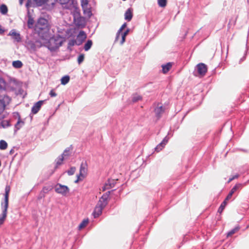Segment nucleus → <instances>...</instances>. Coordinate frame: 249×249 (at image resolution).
<instances>
[{
    "instance_id": "f257e3e1",
    "label": "nucleus",
    "mask_w": 249,
    "mask_h": 249,
    "mask_svg": "<svg viewBox=\"0 0 249 249\" xmlns=\"http://www.w3.org/2000/svg\"><path fill=\"white\" fill-rule=\"evenodd\" d=\"M63 43L62 37L58 35L51 37L47 43V48L51 51H55L58 49Z\"/></svg>"
},
{
    "instance_id": "f03ea898",
    "label": "nucleus",
    "mask_w": 249,
    "mask_h": 249,
    "mask_svg": "<svg viewBox=\"0 0 249 249\" xmlns=\"http://www.w3.org/2000/svg\"><path fill=\"white\" fill-rule=\"evenodd\" d=\"M73 20L75 24L78 28H83L86 26V18L85 17L81 16L79 12L75 11L73 15Z\"/></svg>"
},
{
    "instance_id": "7ed1b4c3",
    "label": "nucleus",
    "mask_w": 249,
    "mask_h": 249,
    "mask_svg": "<svg viewBox=\"0 0 249 249\" xmlns=\"http://www.w3.org/2000/svg\"><path fill=\"white\" fill-rule=\"evenodd\" d=\"M55 191L57 194H61L63 196H66L70 192L69 187L60 183H57L54 187Z\"/></svg>"
},
{
    "instance_id": "20e7f679",
    "label": "nucleus",
    "mask_w": 249,
    "mask_h": 249,
    "mask_svg": "<svg viewBox=\"0 0 249 249\" xmlns=\"http://www.w3.org/2000/svg\"><path fill=\"white\" fill-rule=\"evenodd\" d=\"M11 98L7 95H0V114L4 110L5 107L11 102Z\"/></svg>"
},
{
    "instance_id": "39448f33",
    "label": "nucleus",
    "mask_w": 249,
    "mask_h": 249,
    "mask_svg": "<svg viewBox=\"0 0 249 249\" xmlns=\"http://www.w3.org/2000/svg\"><path fill=\"white\" fill-rule=\"evenodd\" d=\"M110 194V191H107L106 193L104 194L100 198L97 205L104 209L108 203L107 200Z\"/></svg>"
},
{
    "instance_id": "423d86ee",
    "label": "nucleus",
    "mask_w": 249,
    "mask_h": 249,
    "mask_svg": "<svg viewBox=\"0 0 249 249\" xmlns=\"http://www.w3.org/2000/svg\"><path fill=\"white\" fill-rule=\"evenodd\" d=\"M48 20L44 18H39L36 24V28L39 30L46 29L48 27Z\"/></svg>"
},
{
    "instance_id": "0eeeda50",
    "label": "nucleus",
    "mask_w": 249,
    "mask_h": 249,
    "mask_svg": "<svg viewBox=\"0 0 249 249\" xmlns=\"http://www.w3.org/2000/svg\"><path fill=\"white\" fill-rule=\"evenodd\" d=\"M197 71L199 75L204 76L207 71V66L204 63H199L196 66Z\"/></svg>"
},
{
    "instance_id": "6e6552de",
    "label": "nucleus",
    "mask_w": 249,
    "mask_h": 249,
    "mask_svg": "<svg viewBox=\"0 0 249 249\" xmlns=\"http://www.w3.org/2000/svg\"><path fill=\"white\" fill-rule=\"evenodd\" d=\"M14 116L18 117V121L15 125V131L16 132L24 125V122L21 120L20 116L18 112H14Z\"/></svg>"
},
{
    "instance_id": "1a4fd4ad",
    "label": "nucleus",
    "mask_w": 249,
    "mask_h": 249,
    "mask_svg": "<svg viewBox=\"0 0 249 249\" xmlns=\"http://www.w3.org/2000/svg\"><path fill=\"white\" fill-rule=\"evenodd\" d=\"M165 111V107L162 106H159V104L158 105V107H156L154 109V112L155 113V116L158 119H160L162 114Z\"/></svg>"
},
{
    "instance_id": "9d476101",
    "label": "nucleus",
    "mask_w": 249,
    "mask_h": 249,
    "mask_svg": "<svg viewBox=\"0 0 249 249\" xmlns=\"http://www.w3.org/2000/svg\"><path fill=\"white\" fill-rule=\"evenodd\" d=\"M170 138L168 136H165L162 142L159 143L155 148V150L157 152H160L161 150L167 143Z\"/></svg>"
},
{
    "instance_id": "9b49d317",
    "label": "nucleus",
    "mask_w": 249,
    "mask_h": 249,
    "mask_svg": "<svg viewBox=\"0 0 249 249\" xmlns=\"http://www.w3.org/2000/svg\"><path fill=\"white\" fill-rule=\"evenodd\" d=\"M117 180L108 179L105 185L103 187L102 190L105 191L107 189H109L115 186Z\"/></svg>"
},
{
    "instance_id": "f8f14e48",
    "label": "nucleus",
    "mask_w": 249,
    "mask_h": 249,
    "mask_svg": "<svg viewBox=\"0 0 249 249\" xmlns=\"http://www.w3.org/2000/svg\"><path fill=\"white\" fill-rule=\"evenodd\" d=\"M44 101V100H40L35 103L32 107V112L33 114L37 113L40 110L41 106Z\"/></svg>"
},
{
    "instance_id": "ddd939ff",
    "label": "nucleus",
    "mask_w": 249,
    "mask_h": 249,
    "mask_svg": "<svg viewBox=\"0 0 249 249\" xmlns=\"http://www.w3.org/2000/svg\"><path fill=\"white\" fill-rule=\"evenodd\" d=\"M87 172V164L86 162H82L80 165L79 173L82 178L86 177Z\"/></svg>"
},
{
    "instance_id": "4468645a",
    "label": "nucleus",
    "mask_w": 249,
    "mask_h": 249,
    "mask_svg": "<svg viewBox=\"0 0 249 249\" xmlns=\"http://www.w3.org/2000/svg\"><path fill=\"white\" fill-rule=\"evenodd\" d=\"M10 187L6 186L5 189L4 201V202L1 203V207H3V206L8 207V197Z\"/></svg>"
},
{
    "instance_id": "2eb2a0df",
    "label": "nucleus",
    "mask_w": 249,
    "mask_h": 249,
    "mask_svg": "<svg viewBox=\"0 0 249 249\" xmlns=\"http://www.w3.org/2000/svg\"><path fill=\"white\" fill-rule=\"evenodd\" d=\"M104 209L103 208L101 207V206H99L96 204L94 211L92 213V215H93V217L94 218H97L99 217L102 213L103 210Z\"/></svg>"
},
{
    "instance_id": "dca6fc26",
    "label": "nucleus",
    "mask_w": 249,
    "mask_h": 249,
    "mask_svg": "<svg viewBox=\"0 0 249 249\" xmlns=\"http://www.w3.org/2000/svg\"><path fill=\"white\" fill-rule=\"evenodd\" d=\"M2 213L1 215H0V225H2L7 216L8 206H3L2 207Z\"/></svg>"
},
{
    "instance_id": "f3484780",
    "label": "nucleus",
    "mask_w": 249,
    "mask_h": 249,
    "mask_svg": "<svg viewBox=\"0 0 249 249\" xmlns=\"http://www.w3.org/2000/svg\"><path fill=\"white\" fill-rule=\"evenodd\" d=\"M84 36V37H82V39H81V40L78 39L77 38H76V39L75 40V41L76 42V45L77 46H79L81 44H82V43L83 42V41L85 40V39L87 37V35H86L85 32L83 31H80L78 34V37H80V36Z\"/></svg>"
},
{
    "instance_id": "a211bd4d",
    "label": "nucleus",
    "mask_w": 249,
    "mask_h": 249,
    "mask_svg": "<svg viewBox=\"0 0 249 249\" xmlns=\"http://www.w3.org/2000/svg\"><path fill=\"white\" fill-rule=\"evenodd\" d=\"M9 35L12 36L13 38L18 42L21 41L20 35L19 33H17L15 30H12L9 33Z\"/></svg>"
},
{
    "instance_id": "6ab92c4d",
    "label": "nucleus",
    "mask_w": 249,
    "mask_h": 249,
    "mask_svg": "<svg viewBox=\"0 0 249 249\" xmlns=\"http://www.w3.org/2000/svg\"><path fill=\"white\" fill-rule=\"evenodd\" d=\"M133 17L132 10L131 8H128L125 12L124 18L125 20L129 21Z\"/></svg>"
},
{
    "instance_id": "aec40b11",
    "label": "nucleus",
    "mask_w": 249,
    "mask_h": 249,
    "mask_svg": "<svg viewBox=\"0 0 249 249\" xmlns=\"http://www.w3.org/2000/svg\"><path fill=\"white\" fill-rule=\"evenodd\" d=\"M172 66V63L171 62H168L166 64L162 65V71L163 73H166L168 72L169 70L171 69Z\"/></svg>"
},
{
    "instance_id": "412c9836",
    "label": "nucleus",
    "mask_w": 249,
    "mask_h": 249,
    "mask_svg": "<svg viewBox=\"0 0 249 249\" xmlns=\"http://www.w3.org/2000/svg\"><path fill=\"white\" fill-rule=\"evenodd\" d=\"M83 10L84 15L88 18H90L92 15V12L90 10V8L89 7H85V8H82Z\"/></svg>"
},
{
    "instance_id": "4be33fe9",
    "label": "nucleus",
    "mask_w": 249,
    "mask_h": 249,
    "mask_svg": "<svg viewBox=\"0 0 249 249\" xmlns=\"http://www.w3.org/2000/svg\"><path fill=\"white\" fill-rule=\"evenodd\" d=\"M72 148V145H71L70 147L66 148L64 151L63 153L61 155V156H63L64 158L65 157H68L70 156L71 153L70 150Z\"/></svg>"
},
{
    "instance_id": "5701e85b",
    "label": "nucleus",
    "mask_w": 249,
    "mask_h": 249,
    "mask_svg": "<svg viewBox=\"0 0 249 249\" xmlns=\"http://www.w3.org/2000/svg\"><path fill=\"white\" fill-rule=\"evenodd\" d=\"M92 45V41L91 40L89 39L87 40L86 43L85 44L84 49L85 51H89Z\"/></svg>"
},
{
    "instance_id": "b1692460",
    "label": "nucleus",
    "mask_w": 249,
    "mask_h": 249,
    "mask_svg": "<svg viewBox=\"0 0 249 249\" xmlns=\"http://www.w3.org/2000/svg\"><path fill=\"white\" fill-rule=\"evenodd\" d=\"M12 65L15 68L19 69L22 67L23 64L20 60H16L13 62Z\"/></svg>"
},
{
    "instance_id": "393cba45",
    "label": "nucleus",
    "mask_w": 249,
    "mask_h": 249,
    "mask_svg": "<svg viewBox=\"0 0 249 249\" xmlns=\"http://www.w3.org/2000/svg\"><path fill=\"white\" fill-rule=\"evenodd\" d=\"M64 158L63 157V156L60 155L56 160V165L55 166V169L57 168L58 166L61 165L62 163V161H63Z\"/></svg>"
},
{
    "instance_id": "a878e982",
    "label": "nucleus",
    "mask_w": 249,
    "mask_h": 249,
    "mask_svg": "<svg viewBox=\"0 0 249 249\" xmlns=\"http://www.w3.org/2000/svg\"><path fill=\"white\" fill-rule=\"evenodd\" d=\"M8 12V8L6 5L3 4L0 6V12L3 14L5 15L7 14Z\"/></svg>"
},
{
    "instance_id": "bb28decb",
    "label": "nucleus",
    "mask_w": 249,
    "mask_h": 249,
    "mask_svg": "<svg viewBox=\"0 0 249 249\" xmlns=\"http://www.w3.org/2000/svg\"><path fill=\"white\" fill-rule=\"evenodd\" d=\"M70 81V76L65 75L62 77L61 79V84L65 85L67 84Z\"/></svg>"
},
{
    "instance_id": "cd10ccee",
    "label": "nucleus",
    "mask_w": 249,
    "mask_h": 249,
    "mask_svg": "<svg viewBox=\"0 0 249 249\" xmlns=\"http://www.w3.org/2000/svg\"><path fill=\"white\" fill-rule=\"evenodd\" d=\"M36 6L35 4V1L34 0H28L26 3V7L27 8H29L30 7H35Z\"/></svg>"
},
{
    "instance_id": "c85d7f7f",
    "label": "nucleus",
    "mask_w": 249,
    "mask_h": 249,
    "mask_svg": "<svg viewBox=\"0 0 249 249\" xmlns=\"http://www.w3.org/2000/svg\"><path fill=\"white\" fill-rule=\"evenodd\" d=\"M89 223V219H84L82 222L79 224V226H78V228L79 230H81L83 228H84V227H85Z\"/></svg>"
},
{
    "instance_id": "c756f323",
    "label": "nucleus",
    "mask_w": 249,
    "mask_h": 249,
    "mask_svg": "<svg viewBox=\"0 0 249 249\" xmlns=\"http://www.w3.org/2000/svg\"><path fill=\"white\" fill-rule=\"evenodd\" d=\"M28 27L29 28H32L34 24V20L31 16H29L27 22Z\"/></svg>"
},
{
    "instance_id": "7c9ffc66",
    "label": "nucleus",
    "mask_w": 249,
    "mask_h": 249,
    "mask_svg": "<svg viewBox=\"0 0 249 249\" xmlns=\"http://www.w3.org/2000/svg\"><path fill=\"white\" fill-rule=\"evenodd\" d=\"M6 86V82L2 77H0V89H5Z\"/></svg>"
},
{
    "instance_id": "2f4dec72",
    "label": "nucleus",
    "mask_w": 249,
    "mask_h": 249,
    "mask_svg": "<svg viewBox=\"0 0 249 249\" xmlns=\"http://www.w3.org/2000/svg\"><path fill=\"white\" fill-rule=\"evenodd\" d=\"M7 143L4 140L0 141V149L5 150L7 147Z\"/></svg>"
},
{
    "instance_id": "473e14b6",
    "label": "nucleus",
    "mask_w": 249,
    "mask_h": 249,
    "mask_svg": "<svg viewBox=\"0 0 249 249\" xmlns=\"http://www.w3.org/2000/svg\"><path fill=\"white\" fill-rule=\"evenodd\" d=\"M142 99V97L141 96L136 94L134 95L132 97V101L133 103H136L140 100H141Z\"/></svg>"
},
{
    "instance_id": "72a5a7b5",
    "label": "nucleus",
    "mask_w": 249,
    "mask_h": 249,
    "mask_svg": "<svg viewBox=\"0 0 249 249\" xmlns=\"http://www.w3.org/2000/svg\"><path fill=\"white\" fill-rule=\"evenodd\" d=\"M58 0H45L46 4L53 7Z\"/></svg>"
},
{
    "instance_id": "f704fd0d",
    "label": "nucleus",
    "mask_w": 249,
    "mask_h": 249,
    "mask_svg": "<svg viewBox=\"0 0 249 249\" xmlns=\"http://www.w3.org/2000/svg\"><path fill=\"white\" fill-rule=\"evenodd\" d=\"M227 204V202L226 201H224L220 205V207L218 208V212L219 213H221L223 210L224 209L226 205Z\"/></svg>"
},
{
    "instance_id": "c9c22d12",
    "label": "nucleus",
    "mask_w": 249,
    "mask_h": 249,
    "mask_svg": "<svg viewBox=\"0 0 249 249\" xmlns=\"http://www.w3.org/2000/svg\"><path fill=\"white\" fill-rule=\"evenodd\" d=\"M158 3L159 6L164 7L167 4V0H158Z\"/></svg>"
},
{
    "instance_id": "e433bc0d",
    "label": "nucleus",
    "mask_w": 249,
    "mask_h": 249,
    "mask_svg": "<svg viewBox=\"0 0 249 249\" xmlns=\"http://www.w3.org/2000/svg\"><path fill=\"white\" fill-rule=\"evenodd\" d=\"M52 188H53L51 186H44L41 191V193L47 194L50 191Z\"/></svg>"
},
{
    "instance_id": "4c0bfd02",
    "label": "nucleus",
    "mask_w": 249,
    "mask_h": 249,
    "mask_svg": "<svg viewBox=\"0 0 249 249\" xmlns=\"http://www.w3.org/2000/svg\"><path fill=\"white\" fill-rule=\"evenodd\" d=\"M36 6H40L46 4L45 0H34Z\"/></svg>"
},
{
    "instance_id": "58836bf2",
    "label": "nucleus",
    "mask_w": 249,
    "mask_h": 249,
    "mask_svg": "<svg viewBox=\"0 0 249 249\" xmlns=\"http://www.w3.org/2000/svg\"><path fill=\"white\" fill-rule=\"evenodd\" d=\"M76 171V168L75 167H71L67 172L69 176L73 175Z\"/></svg>"
},
{
    "instance_id": "ea45409f",
    "label": "nucleus",
    "mask_w": 249,
    "mask_h": 249,
    "mask_svg": "<svg viewBox=\"0 0 249 249\" xmlns=\"http://www.w3.org/2000/svg\"><path fill=\"white\" fill-rule=\"evenodd\" d=\"M239 229V227H235L234 229H232L227 234V236H231L232 234H234L236 231H237Z\"/></svg>"
},
{
    "instance_id": "a19ab883",
    "label": "nucleus",
    "mask_w": 249,
    "mask_h": 249,
    "mask_svg": "<svg viewBox=\"0 0 249 249\" xmlns=\"http://www.w3.org/2000/svg\"><path fill=\"white\" fill-rule=\"evenodd\" d=\"M69 1L70 0H59V2L62 5H65L63 6L64 8L66 9H69V8L67 6V4Z\"/></svg>"
},
{
    "instance_id": "79ce46f5",
    "label": "nucleus",
    "mask_w": 249,
    "mask_h": 249,
    "mask_svg": "<svg viewBox=\"0 0 249 249\" xmlns=\"http://www.w3.org/2000/svg\"><path fill=\"white\" fill-rule=\"evenodd\" d=\"M242 187V184L237 183L232 188V189L235 192L237 190L241 189Z\"/></svg>"
},
{
    "instance_id": "37998d69",
    "label": "nucleus",
    "mask_w": 249,
    "mask_h": 249,
    "mask_svg": "<svg viewBox=\"0 0 249 249\" xmlns=\"http://www.w3.org/2000/svg\"><path fill=\"white\" fill-rule=\"evenodd\" d=\"M84 57H85V55L83 53L80 54L79 55V56L78 57V59H77L78 63L79 64H80L82 62H83V61L84 60Z\"/></svg>"
},
{
    "instance_id": "c03bdc74",
    "label": "nucleus",
    "mask_w": 249,
    "mask_h": 249,
    "mask_svg": "<svg viewBox=\"0 0 249 249\" xmlns=\"http://www.w3.org/2000/svg\"><path fill=\"white\" fill-rule=\"evenodd\" d=\"M1 125L3 128L7 127L10 125V122L8 121H3L1 122Z\"/></svg>"
},
{
    "instance_id": "a18cd8bd",
    "label": "nucleus",
    "mask_w": 249,
    "mask_h": 249,
    "mask_svg": "<svg viewBox=\"0 0 249 249\" xmlns=\"http://www.w3.org/2000/svg\"><path fill=\"white\" fill-rule=\"evenodd\" d=\"M81 6L82 8L88 7V0H81Z\"/></svg>"
},
{
    "instance_id": "49530a36",
    "label": "nucleus",
    "mask_w": 249,
    "mask_h": 249,
    "mask_svg": "<svg viewBox=\"0 0 249 249\" xmlns=\"http://www.w3.org/2000/svg\"><path fill=\"white\" fill-rule=\"evenodd\" d=\"M239 175L237 174L235 175H233V176H231L229 179V180H228V182H230L232 180H233V179H235V178H237L239 177Z\"/></svg>"
},
{
    "instance_id": "de8ad7c7",
    "label": "nucleus",
    "mask_w": 249,
    "mask_h": 249,
    "mask_svg": "<svg viewBox=\"0 0 249 249\" xmlns=\"http://www.w3.org/2000/svg\"><path fill=\"white\" fill-rule=\"evenodd\" d=\"M76 42L75 41V39H71V40H69L68 45H69V46H74L75 45H76Z\"/></svg>"
},
{
    "instance_id": "09e8293b",
    "label": "nucleus",
    "mask_w": 249,
    "mask_h": 249,
    "mask_svg": "<svg viewBox=\"0 0 249 249\" xmlns=\"http://www.w3.org/2000/svg\"><path fill=\"white\" fill-rule=\"evenodd\" d=\"M49 95L52 97H56L57 96V94L55 92V91H54L53 89H52L50 91V92L49 93Z\"/></svg>"
},
{
    "instance_id": "8fccbe9b",
    "label": "nucleus",
    "mask_w": 249,
    "mask_h": 249,
    "mask_svg": "<svg viewBox=\"0 0 249 249\" xmlns=\"http://www.w3.org/2000/svg\"><path fill=\"white\" fill-rule=\"evenodd\" d=\"M125 37H126V36L122 35L121 40L120 43V45H122L124 43V42L125 41Z\"/></svg>"
},
{
    "instance_id": "3c124183",
    "label": "nucleus",
    "mask_w": 249,
    "mask_h": 249,
    "mask_svg": "<svg viewBox=\"0 0 249 249\" xmlns=\"http://www.w3.org/2000/svg\"><path fill=\"white\" fill-rule=\"evenodd\" d=\"M126 23H124L122 25V26L121 27V28L119 29V30L118 31V32H119V33H121V32H122L123 30L126 27Z\"/></svg>"
},
{
    "instance_id": "603ef678",
    "label": "nucleus",
    "mask_w": 249,
    "mask_h": 249,
    "mask_svg": "<svg viewBox=\"0 0 249 249\" xmlns=\"http://www.w3.org/2000/svg\"><path fill=\"white\" fill-rule=\"evenodd\" d=\"M120 33H119V32H117L116 33V37L114 40V43H116L117 41H118L120 36Z\"/></svg>"
},
{
    "instance_id": "864d4df0",
    "label": "nucleus",
    "mask_w": 249,
    "mask_h": 249,
    "mask_svg": "<svg viewBox=\"0 0 249 249\" xmlns=\"http://www.w3.org/2000/svg\"><path fill=\"white\" fill-rule=\"evenodd\" d=\"M29 45L30 46V47L32 49L35 50L36 49V46L34 42H30L29 43Z\"/></svg>"
},
{
    "instance_id": "5fc2aeb1",
    "label": "nucleus",
    "mask_w": 249,
    "mask_h": 249,
    "mask_svg": "<svg viewBox=\"0 0 249 249\" xmlns=\"http://www.w3.org/2000/svg\"><path fill=\"white\" fill-rule=\"evenodd\" d=\"M129 32V29H127L123 33H122V35L126 36H127V35L128 34Z\"/></svg>"
},
{
    "instance_id": "6e6d98bb",
    "label": "nucleus",
    "mask_w": 249,
    "mask_h": 249,
    "mask_svg": "<svg viewBox=\"0 0 249 249\" xmlns=\"http://www.w3.org/2000/svg\"><path fill=\"white\" fill-rule=\"evenodd\" d=\"M231 196H232L231 194H229L224 200L227 202V200H228L231 198Z\"/></svg>"
},
{
    "instance_id": "4d7b16f0",
    "label": "nucleus",
    "mask_w": 249,
    "mask_h": 249,
    "mask_svg": "<svg viewBox=\"0 0 249 249\" xmlns=\"http://www.w3.org/2000/svg\"><path fill=\"white\" fill-rule=\"evenodd\" d=\"M83 178H82V177H81V176L80 175V173L77 175V179H78L79 181L82 180Z\"/></svg>"
},
{
    "instance_id": "13d9d810",
    "label": "nucleus",
    "mask_w": 249,
    "mask_h": 249,
    "mask_svg": "<svg viewBox=\"0 0 249 249\" xmlns=\"http://www.w3.org/2000/svg\"><path fill=\"white\" fill-rule=\"evenodd\" d=\"M4 32V30L1 27V26L0 25V35H2Z\"/></svg>"
},
{
    "instance_id": "bf43d9fd",
    "label": "nucleus",
    "mask_w": 249,
    "mask_h": 249,
    "mask_svg": "<svg viewBox=\"0 0 249 249\" xmlns=\"http://www.w3.org/2000/svg\"><path fill=\"white\" fill-rule=\"evenodd\" d=\"M235 193V192L231 189L230 192H229V194H231V196Z\"/></svg>"
},
{
    "instance_id": "052dcab7",
    "label": "nucleus",
    "mask_w": 249,
    "mask_h": 249,
    "mask_svg": "<svg viewBox=\"0 0 249 249\" xmlns=\"http://www.w3.org/2000/svg\"><path fill=\"white\" fill-rule=\"evenodd\" d=\"M235 193V192L231 189L230 192H229V194H231V196Z\"/></svg>"
},
{
    "instance_id": "680f3d73",
    "label": "nucleus",
    "mask_w": 249,
    "mask_h": 249,
    "mask_svg": "<svg viewBox=\"0 0 249 249\" xmlns=\"http://www.w3.org/2000/svg\"><path fill=\"white\" fill-rule=\"evenodd\" d=\"M14 149H12L10 151V152H9V154H10V155H12V154L14 153Z\"/></svg>"
},
{
    "instance_id": "e2e57ef3",
    "label": "nucleus",
    "mask_w": 249,
    "mask_h": 249,
    "mask_svg": "<svg viewBox=\"0 0 249 249\" xmlns=\"http://www.w3.org/2000/svg\"><path fill=\"white\" fill-rule=\"evenodd\" d=\"M84 37V36H80V37H78V35L77 36V38L78 39H80V40H81V39H82V37Z\"/></svg>"
},
{
    "instance_id": "0e129e2a",
    "label": "nucleus",
    "mask_w": 249,
    "mask_h": 249,
    "mask_svg": "<svg viewBox=\"0 0 249 249\" xmlns=\"http://www.w3.org/2000/svg\"><path fill=\"white\" fill-rule=\"evenodd\" d=\"M23 0H19V4L22 5L23 3Z\"/></svg>"
},
{
    "instance_id": "69168bd1",
    "label": "nucleus",
    "mask_w": 249,
    "mask_h": 249,
    "mask_svg": "<svg viewBox=\"0 0 249 249\" xmlns=\"http://www.w3.org/2000/svg\"><path fill=\"white\" fill-rule=\"evenodd\" d=\"M42 193H41V192L40 195V196H39V197H38V198H39V199L41 198H42V197H44V195H43V196H41V194H42Z\"/></svg>"
},
{
    "instance_id": "338daca9",
    "label": "nucleus",
    "mask_w": 249,
    "mask_h": 249,
    "mask_svg": "<svg viewBox=\"0 0 249 249\" xmlns=\"http://www.w3.org/2000/svg\"><path fill=\"white\" fill-rule=\"evenodd\" d=\"M79 181V179H76V180H75L74 181V183H78Z\"/></svg>"
},
{
    "instance_id": "774afa93",
    "label": "nucleus",
    "mask_w": 249,
    "mask_h": 249,
    "mask_svg": "<svg viewBox=\"0 0 249 249\" xmlns=\"http://www.w3.org/2000/svg\"><path fill=\"white\" fill-rule=\"evenodd\" d=\"M247 3L248 4V5H249V0H247Z\"/></svg>"
}]
</instances>
